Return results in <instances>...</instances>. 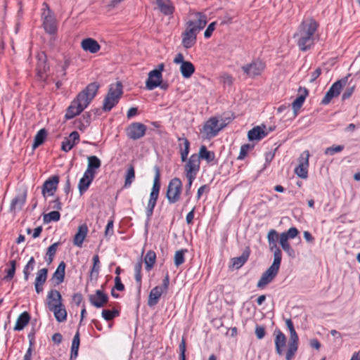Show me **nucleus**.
Here are the masks:
<instances>
[{
    "instance_id": "f257e3e1",
    "label": "nucleus",
    "mask_w": 360,
    "mask_h": 360,
    "mask_svg": "<svg viewBox=\"0 0 360 360\" xmlns=\"http://www.w3.org/2000/svg\"><path fill=\"white\" fill-rule=\"evenodd\" d=\"M98 89L99 84L97 82L88 84L84 89L77 94L68 108L65 115V119L71 120L74 118L87 108L96 96Z\"/></svg>"
},
{
    "instance_id": "f03ea898",
    "label": "nucleus",
    "mask_w": 360,
    "mask_h": 360,
    "mask_svg": "<svg viewBox=\"0 0 360 360\" xmlns=\"http://www.w3.org/2000/svg\"><path fill=\"white\" fill-rule=\"evenodd\" d=\"M318 27V23L313 18L304 20L300 23L297 31L293 35L300 50L306 51L314 45V35Z\"/></svg>"
},
{
    "instance_id": "7ed1b4c3",
    "label": "nucleus",
    "mask_w": 360,
    "mask_h": 360,
    "mask_svg": "<svg viewBox=\"0 0 360 360\" xmlns=\"http://www.w3.org/2000/svg\"><path fill=\"white\" fill-rule=\"evenodd\" d=\"M123 94V86L120 82L111 84L105 95L102 109L105 112H110L117 105Z\"/></svg>"
},
{
    "instance_id": "20e7f679",
    "label": "nucleus",
    "mask_w": 360,
    "mask_h": 360,
    "mask_svg": "<svg viewBox=\"0 0 360 360\" xmlns=\"http://www.w3.org/2000/svg\"><path fill=\"white\" fill-rule=\"evenodd\" d=\"M42 6V26L46 33L54 34L58 30L55 15L47 3L44 2Z\"/></svg>"
},
{
    "instance_id": "39448f33",
    "label": "nucleus",
    "mask_w": 360,
    "mask_h": 360,
    "mask_svg": "<svg viewBox=\"0 0 360 360\" xmlns=\"http://www.w3.org/2000/svg\"><path fill=\"white\" fill-rule=\"evenodd\" d=\"M281 259L274 258L271 265L262 274L261 278L257 283L258 288H264L270 283L278 273Z\"/></svg>"
},
{
    "instance_id": "423d86ee",
    "label": "nucleus",
    "mask_w": 360,
    "mask_h": 360,
    "mask_svg": "<svg viewBox=\"0 0 360 360\" xmlns=\"http://www.w3.org/2000/svg\"><path fill=\"white\" fill-rule=\"evenodd\" d=\"M182 187V182L179 178L174 177L169 181L166 193V198L169 204H174L179 200Z\"/></svg>"
},
{
    "instance_id": "0eeeda50",
    "label": "nucleus",
    "mask_w": 360,
    "mask_h": 360,
    "mask_svg": "<svg viewBox=\"0 0 360 360\" xmlns=\"http://www.w3.org/2000/svg\"><path fill=\"white\" fill-rule=\"evenodd\" d=\"M169 285V274L167 273L161 286H155L154 287L150 292L148 299V305L150 307H153L156 305L161 295L164 292H167Z\"/></svg>"
},
{
    "instance_id": "6e6552de",
    "label": "nucleus",
    "mask_w": 360,
    "mask_h": 360,
    "mask_svg": "<svg viewBox=\"0 0 360 360\" xmlns=\"http://www.w3.org/2000/svg\"><path fill=\"white\" fill-rule=\"evenodd\" d=\"M265 68V63L259 59H256L250 63L243 65L241 69L247 77L255 78L259 76L264 72Z\"/></svg>"
},
{
    "instance_id": "1a4fd4ad",
    "label": "nucleus",
    "mask_w": 360,
    "mask_h": 360,
    "mask_svg": "<svg viewBox=\"0 0 360 360\" xmlns=\"http://www.w3.org/2000/svg\"><path fill=\"white\" fill-rule=\"evenodd\" d=\"M197 20H188L186 24L185 32L197 37L198 33L202 30L207 24V16L202 13H196Z\"/></svg>"
},
{
    "instance_id": "9d476101",
    "label": "nucleus",
    "mask_w": 360,
    "mask_h": 360,
    "mask_svg": "<svg viewBox=\"0 0 360 360\" xmlns=\"http://www.w3.org/2000/svg\"><path fill=\"white\" fill-rule=\"evenodd\" d=\"M225 126V123L219 124L217 118L212 117L205 123L201 132L204 133L205 137L210 139L216 136Z\"/></svg>"
},
{
    "instance_id": "9b49d317",
    "label": "nucleus",
    "mask_w": 360,
    "mask_h": 360,
    "mask_svg": "<svg viewBox=\"0 0 360 360\" xmlns=\"http://www.w3.org/2000/svg\"><path fill=\"white\" fill-rule=\"evenodd\" d=\"M184 162H186L184 165L186 176H189L190 179L196 177L200 168V160L197 153H193Z\"/></svg>"
},
{
    "instance_id": "f8f14e48",
    "label": "nucleus",
    "mask_w": 360,
    "mask_h": 360,
    "mask_svg": "<svg viewBox=\"0 0 360 360\" xmlns=\"http://www.w3.org/2000/svg\"><path fill=\"white\" fill-rule=\"evenodd\" d=\"M146 130L147 127L144 124L134 122L126 128V135L129 139L136 141L143 137Z\"/></svg>"
},
{
    "instance_id": "ddd939ff",
    "label": "nucleus",
    "mask_w": 360,
    "mask_h": 360,
    "mask_svg": "<svg viewBox=\"0 0 360 360\" xmlns=\"http://www.w3.org/2000/svg\"><path fill=\"white\" fill-rule=\"evenodd\" d=\"M309 158V153L305 150L299 158L298 165L295 168V173L303 179L308 177Z\"/></svg>"
},
{
    "instance_id": "4468645a",
    "label": "nucleus",
    "mask_w": 360,
    "mask_h": 360,
    "mask_svg": "<svg viewBox=\"0 0 360 360\" xmlns=\"http://www.w3.org/2000/svg\"><path fill=\"white\" fill-rule=\"evenodd\" d=\"M346 80L341 79L335 82L332 84L328 91L325 94L323 98L321 101V104L327 105L330 101L338 96L340 95V91L342 89L343 86L345 84Z\"/></svg>"
},
{
    "instance_id": "2eb2a0df",
    "label": "nucleus",
    "mask_w": 360,
    "mask_h": 360,
    "mask_svg": "<svg viewBox=\"0 0 360 360\" xmlns=\"http://www.w3.org/2000/svg\"><path fill=\"white\" fill-rule=\"evenodd\" d=\"M278 233L275 229H271L267 234V240L269 249L274 252V258L282 259V252L281 249L277 246V241L279 238Z\"/></svg>"
},
{
    "instance_id": "dca6fc26",
    "label": "nucleus",
    "mask_w": 360,
    "mask_h": 360,
    "mask_svg": "<svg viewBox=\"0 0 360 360\" xmlns=\"http://www.w3.org/2000/svg\"><path fill=\"white\" fill-rule=\"evenodd\" d=\"M59 183V177L53 176L44 181L42 186V195L44 198L46 195L52 196L54 195Z\"/></svg>"
},
{
    "instance_id": "f3484780",
    "label": "nucleus",
    "mask_w": 360,
    "mask_h": 360,
    "mask_svg": "<svg viewBox=\"0 0 360 360\" xmlns=\"http://www.w3.org/2000/svg\"><path fill=\"white\" fill-rule=\"evenodd\" d=\"M108 295L101 290H97L95 294L89 296L90 303L96 308L104 307L108 303Z\"/></svg>"
},
{
    "instance_id": "a211bd4d",
    "label": "nucleus",
    "mask_w": 360,
    "mask_h": 360,
    "mask_svg": "<svg viewBox=\"0 0 360 360\" xmlns=\"http://www.w3.org/2000/svg\"><path fill=\"white\" fill-rule=\"evenodd\" d=\"M298 341L299 338L298 335L295 330L290 332V341L288 343V349L285 354V359L286 360H292L295 355L296 352L298 349Z\"/></svg>"
},
{
    "instance_id": "6ab92c4d",
    "label": "nucleus",
    "mask_w": 360,
    "mask_h": 360,
    "mask_svg": "<svg viewBox=\"0 0 360 360\" xmlns=\"http://www.w3.org/2000/svg\"><path fill=\"white\" fill-rule=\"evenodd\" d=\"M79 141V134L77 131L71 132L68 137H65L61 143V150L69 152Z\"/></svg>"
},
{
    "instance_id": "aec40b11",
    "label": "nucleus",
    "mask_w": 360,
    "mask_h": 360,
    "mask_svg": "<svg viewBox=\"0 0 360 360\" xmlns=\"http://www.w3.org/2000/svg\"><path fill=\"white\" fill-rule=\"evenodd\" d=\"M155 171V177L153 180V185L151 189V192L150 194L149 200L154 201L157 202L159 193L160 190V171L158 166L154 167Z\"/></svg>"
},
{
    "instance_id": "412c9836",
    "label": "nucleus",
    "mask_w": 360,
    "mask_h": 360,
    "mask_svg": "<svg viewBox=\"0 0 360 360\" xmlns=\"http://www.w3.org/2000/svg\"><path fill=\"white\" fill-rule=\"evenodd\" d=\"M274 334L275 335L274 343L276 352L279 356H283L284 354L285 347L286 345V337L279 329H276Z\"/></svg>"
},
{
    "instance_id": "4be33fe9",
    "label": "nucleus",
    "mask_w": 360,
    "mask_h": 360,
    "mask_svg": "<svg viewBox=\"0 0 360 360\" xmlns=\"http://www.w3.org/2000/svg\"><path fill=\"white\" fill-rule=\"evenodd\" d=\"M157 8L165 15H172L175 11V6L172 0H155Z\"/></svg>"
},
{
    "instance_id": "5701e85b",
    "label": "nucleus",
    "mask_w": 360,
    "mask_h": 360,
    "mask_svg": "<svg viewBox=\"0 0 360 360\" xmlns=\"http://www.w3.org/2000/svg\"><path fill=\"white\" fill-rule=\"evenodd\" d=\"M298 91L300 93V94L296 98V99L292 103V108L295 116L297 115L299 110L303 105L306 97L308 96L309 94L308 90L305 87H300Z\"/></svg>"
},
{
    "instance_id": "b1692460",
    "label": "nucleus",
    "mask_w": 360,
    "mask_h": 360,
    "mask_svg": "<svg viewBox=\"0 0 360 360\" xmlns=\"http://www.w3.org/2000/svg\"><path fill=\"white\" fill-rule=\"evenodd\" d=\"M178 141V147L179 149L181 160V162H185L187 160V157L190 151V141L184 136H183L182 137H179Z\"/></svg>"
},
{
    "instance_id": "393cba45",
    "label": "nucleus",
    "mask_w": 360,
    "mask_h": 360,
    "mask_svg": "<svg viewBox=\"0 0 360 360\" xmlns=\"http://www.w3.org/2000/svg\"><path fill=\"white\" fill-rule=\"evenodd\" d=\"M48 269L43 268L39 269L37 273L34 281V287L36 292L39 294L43 291V285L47 279Z\"/></svg>"
},
{
    "instance_id": "a878e982",
    "label": "nucleus",
    "mask_w": 360,
    "mask_h": 360,
    "mask_svg": "<svg viewBox=\"0 0 360 360\" xmlns=\"http://www.w3.org/2000/svg\"><path fill=\"white\" fill-rule=\"evenodd\" d=\"M94 178L95 175L86 171L84 172L83 176L80 179L78 184V189L81 195L88 190Z\"/></svg>"
},
{
    "instance_id": "bb28decb",
    "label": "nucleus",
    "mask_w": 360,
    "mask_h": 360,
    "mask_svg": "<svg viewBox=\"0 0 360 360\" xmlns=\"http://www.w3.org/2000/svg\"><path fill=\"white\" fill-rule=\"evenodd\" d=\"M88 233V227L86 224L79 226L77 232L74 236L73 243L75 246L81 248L83 242L86 237Z\"/></svg>"
},
{
    "instance_id": "cd10ccee",
    "label": "nucleus",
    "mask_w": 360,
    "mask_h": 360,
    "mask_svg": "<svg viewBox=\"0 0 360 360\" xmlns=\"http://www.w3.org/2000/svg\"><path fill=\"white\" fill-rule=\"evenodd\" d=\"M62 297L59 291L57 290H51L47 295V304L49 309L53 308V306L63 304L61 302Z\"/></svg>"
},
{
    "instance_id": "c85d7f7f",
    "label": "nucleus",
    "mask_w": 360,
    "mask_h": 360,
    "mask_svg": "<svg viewBox=\"0 0 360 360\" xmlns=\"http://www.w3.org/2000/svg\"><path fill=\"white\" fill-rule=\"evenodd\" d=\"M81 46L83 50L89 51L91 53H97L101 49V46L98 41L92 38L83 39L82 41Z\"/></svg>"
},
{
    "instance_id": "c756f323",
    "label": "nucleus",
    "mask_w": 360,
    "mask_h": 360,
    "mask_svg": "<svg viewBox=\"0 0 360 360\" xmlns=\"http://www.w3.org/2000/svg\"><path fill=\"white\" fill-rule=\"evenodd\" d=\"M269 134V131H266L263 126L255 127L248 131V137L250 141L261 140Z\"/></svg>"
},
{
    "instance_id": "7c9ffc66",
    "label": "nucleus",
    "mask_w": 360,
    "mask_h": 360,
    "mask_svg": "<svg viewBox=\"0 0 360 360\" xmlns=\"http://www.w3.org/2000/svg\"><path fill=\"white\" fill-rule=\"evenodd\" d=\"M31 319L30 314L27 311L21 313L17 319L16 323L13 330L15 331H20L28 324Z\"/></svg>"
},
{
    "instance_id": "2f4dec72",
    "label": "nucleus",
    "mask_w": 360,
    "mask_h": 360,
    "mask_svg": "<svg viewBox=\"0 0 360 360\" xmlns=\"http://www.w3.org/2000/svg\"><path fill=\"white\" fill-rule=\"evenodd\" d=\"M27 192L24 191L22 193L17 195L12 200L10 205V210L15 211L18 209L20 210L26 202Z\"/></svg>"
},
{
    "instance_id": "473e14b6",
    "label": "nucleus",
    "mask_w": 360,
    "mask_h": 360,
    "mask_svg": "<svg viewBox=\"0 0 360 360\" xmlns=\"http://www.w3.org/2000/svg\"><path fill=\"white\" fill-rule=\"evenodd\" d=\"M65 263L62 261L58 266L52 276V280H55L57 285L63 282L65 274Z\"/></svg>"
},
{
    "instance_id": "72a5a7b5",
    "label": "nucleus",
    "mask_w": 360,
    "mask_h": 360,
    "mask_svg": "<svg viewBox=\"0 0 360 360\" xmlns=\"http://www.w3.org/2000/svg\"><path fill=\"white\" fill-rule=\"evenodd\" d=\"M101 165L100 159L96 155H91L88 158V166L86 172L94 175L96 174V169Z\"/></svg>"
},
{
    "instance_id": "f704fd0d",
    "label": "nucleus",
    "mask_w": 360,
    "mask_h": 360,
    "mask_svg": "<svg viewBox=\"0 0 360 360\" xmlns=\"http://www.w3.org/2000/svg\"><path fill=\"white\" fill-rule=\"evenodd\" d=\"M199 160H205L207 163H210L215 159V153L214 151H210L207 149L205 145L200 146L199 153L197 154Z\"/></svg>"
},
{
    "instance_id": "c9c22d12",
    "label": "nucleus",
    "mask_w": 360,
    "mask_h": 360,
    "mask_svg": "<svg viewBox=\"0 0 360 360\" xmlns=\"http://www.w3.org/2000/svg\"><path fill=\"white\" fill-rule=\"evenodd\" d=\"M50 311L53 312L57 321L63 322L67 319V311L63 304L53 306V308L50 309Z\"/></svg>"
},
{
    "instance_id": "e433bc0d",
    "label": "nucleus",
    "mask_w": 360,
    "mask_h": 360,
    "mask_svg": "<svg viewBox=\"0 0 360 360\" xmlns=\"http://www.w3.org/2000/svg\"><path fill=\"white\" fill-rule=\"evenodd\" d=\"M195 70L194 65L190 61L184 62L180 66V72L183 77L186 79L191 77Z\"/></svg>"
},
{
    "instance_id": "4c0bfd02",
    "label": "nucleus",
    "mask_w": 360,
    "mask_h": 360,
    "mask_svg": "<svg viewBox=\"0 0 360 360\" xmlns=\"http://www.w3.org/2000/svg\"><path fill=\"white\" fill-rule=\"evenodd\" d=\"M181 37H182V41H181L182 46L186 49L191 48L196 43L197 37H195V36H193L191 34H188V32H186L185 31L182 33Z\"/></svg>"
},
{
    "instance_id": "58836bf2",
    "label": "nucleus",
    "mask_w": 360,
    "mask_h": 360,
    "mask_svg": "<svg viewBox=\"0 0 360 360\" xmlns=\"http://www.w3.org/2000/svg\"><path fill=\"white\" fill-rule=\"evenodd\" d=\"M79 342V332L77 330L72 342L70 360H75L77 359L78 356Z\"/></svg>"
},
{
    "instance_id": "ea45409f",
    "label": "nucleus",
    "mask_w": 360,
    "mask_h": 360,
    "mask_svg": "<svg viewBox=\"0 0 360 360\" xmlns=\"http://www.w3.org/2000/svg\"><path fill=\"white\" fill-rule=\"evenodd\" d=\"M156 261V254L153 250H149L146 252L145 257H144V262L146 265V270L148 271H150Z\"/></svg>"
},
{
    "instance_id": "a19ab883",
    "label": "nucleus",
    "mask_w": 360,
    "mask_h": 360,
    "mask_svg": "<svg viewBox=\"0 0 360 360\" xmlns=\"http://www.w3.org/2000/svg\"><path fill=\"white\" fill-rule=\"evenodd\" d=\"M249 255V250L243 251L240 256L232 259L233 266L236 269L240 268L248 261Z\"/></svg>"
},
{
    "instance_id": "79ce46f5",
    "label": "nucleus",
    "mask_w": 360,
    "mask_h": 360,
    "mask_svg": "<svg viewBox=\"0 0 360 360\" xmlns=\"http://www.w3.org/2000/svg\"><path fill=\"white\" fill-rule=\"evenodd\" d=\"M135 179V170L134 167L132 165H130L127 170L125 176H124V187L125 188H129L132 184V182Z\"/></svg>"
},
{
    "instance_id": "37998d69",
    "label": "nucleus",
    "mask_w": 360,
    "mask_h": 360,
    "mask_svg": "<svg viewBox=\"0 0 360 360\" xmlns=\"http://www.w3.org/2000/svg\"><path fill=\"white\" fill-rule=\"evenodd\" d=\"M47 136V131L45 129H40L37 134L34 136V143L32 144V148L34 149L39 147L40 145H41Z\"/></svg>"
},
{
    "instance_id": "c03bdc74",
    "label": "nucleus",
    "mask_w": 360,
    "mask_h": 360,
    "mask_svg": "<svg viewBox=\"0 0 360 360\" xmlns=\"http://www.w3.org/2000/svg\"><path fill=\"white\" fill-rule=\"evenodd\" d=\"M279 243L283 250L287 253L288 257L292 259L295 257V252L291 247L290 244L288 243V240L279 238Z\"/></svg>"
},
{
    "instance_id": "a18cd8bd",
    "label": "nucleus",
    "mask_w": 360,
    "mask_h": 360,
    "mask_svg": "<svg viewBox=\"0 0 360 360\" xmlns=\"http://www.w3.org/2000/svg\"><path fill=\"white\" fill-rule=\"evenodd\" d=\"M35 259L33 257H31L27 263L25 264L23 269L24 279L25 281L29 280L31 272L34 270L35 266Z\"/></svg>"
},
{
    "instance_id": "49530a36",
    "label": "nucleus",
    "mask_w": 360,
    "mask_h": 360,
    "mask_svg": "<svg viewBox=\"0 0 360 360\" xmlns=\"http://www.w3.org/2000/svg\"><path fill=\"white\" fill-rule=\"evenodd\" d=\"M60 219V214L59 211H51L47 214H44L43 220L45 224H49L51 221H58Z\"/></svg>"
},
{
    "instance_id": "de8ad7c7",
    "label": "nucleus",
    "mask_w": 360,
    "mask_h": 360,
    "mask_svg": "<svg viewBox=\"0 0 360 360\" xmlns=\"http://www.w3.org/2000/svg\"><path fill=\"white\" fill-rule=\"evenodd\" d=\"M186 249H181L177 250L174 255V265L178 267L185 262V254L187 252Z\"/></svg>"
},
{
    "instance_id": "09e8293b",
    "label": "nucleus",
    "mask_w": 360,
    "mask_h": 360,
    "mask_svg": "<svg viewBox=\"0 0 360 360\" xmlns=\"http://www.w3.org/2000/svg\"><path fill=\"white\" fill-rule=\"evenodd\" d=\"M162 81V77L158 80V79H156V77H152L151 79H150V72L148 73V77L146 82V88L148 90H153L155 88L158 87V86L160 85V83Z\"/></svg>"
},
{
    "instance_id": "8fccbe9b",
    "label": "nucleus",
    "mask_w": 360,
    "mask_h": 360,
    "mask_svg": "<svg viewBox=\"0 0 360 360\" xmlns=\"http://www.w3.org/2000/svg\"><path fill=\"white\" fill-rule=\"evenodd\" d=\"M9 264H10V268L6 270V275L4 277V281H10L15 276V270H16V261L11 260L9 262Z\"/></svg>"
},
{
    "instance_id": "3c124183",
    "label": "nucleus",
    "mask_w": 360,
    "mask_h": 360,
    "mask_svg": "<svg viewBox=\"0 0 360 360\" xmlns=\"http://www.w3.org/2000/svg\"><path fill=\"white\" fill-rule=\"evenodd\" d=\"M299 233V231L296 227H291L287 231L283 232L280 234L279 238H282L286 240L295 238Z\"/></svg>"
},
{
    "instance_id": "603ef678",
    "label": "nucleus",
    "mask_w": 360,
    "mask_h": 360,
    "mask_svg": "<svg viewBox=\"0 0 360 360\" xmlns=\"http://www.w3.org/2000/svg\"><path fill=\"white\" fill-rule=\"evenodd\" d=\"M120 312L117 309H103L102 311V317L107 321L112 320L115 317L118 316Z\"/></svg>"
},
{
    "instance_id": "864d4df0",
    "label": "nucleus",
    "mask_w": 360,
    "mask_h": 360,
    "mask_svg": "<svg viewBox=\"0 0 360 360\" xmlns=\"http://www.w3.org/2000/svg\"><path fill=\"white\" fill-rule=\"evenodd\" d=\"M93 266L91 271V277L93 276H98L99 269H100V261H99V257L98 255H96L93 257Z\"/></svg>"
},
{
    "instance_id": "5fc2aeb1",
    "label": "nucleus",
    "mask_w": 360,
    "mask_h": 360,
    "mask_svg": "<svg viewBox=\"0 0 360 360\" xmlns=\"http://www.w3.org/2000/svg\"><path fill=\"white\" fill-rule=\"evenodd\" d=\"M252 148L253 146L248 143L242 145L237 159L239 160H243L248 155L249 150Z\"/></svg>"
},
{
    "instance_id": "6e6d98bb",
    "label": "nucleus",
    "mask_w": 360,
    "mask_h": 360,
    "mask_svg": "<svg viewBox=\"0 0 360 360\" xmlns=\"http://www.w3.org/2000/svg\"><path fill=\"white\" fill-rule=\"evenodd\" d=\"M165 68L164 63H160L158 65L157 69H154L151 71H150V79L152 78V77H155L156 79H158V80L162 77V72L163 71Z\"/></svg>"
},
{
    "instance_id": "4d7b16f0",
    "label": "nucleus",
    "mask_w": 360,
    "mask_h": 360,
    "mask_svg": "<svg viewBox=\"0 0 360 360\" xmlns=\"http://www.w3.org/2000/svg\"><path fill=\"white\" fill-rule=\"evenodd\" d=\"M344 149L342 145L333 146L326 148L324 153L327 155H333L335 153H340Z\"/></svg>"
},
{
    "instance_id": "13d9d810",
    "label": "nucleus",
    "mask_w": 360,
    "mask_h": 360,
    "mask_svg": "<svg viewBox=\"0 0 360 360\" xmlns=\"http://www.w3.org/2000/svg\"><path fill=\"white\" fill-rule=\"evenodd\" d=\"M84 120H85L84 122H82L81 120L78 121L77 123V128L82 131H84L86 128L90 124V115H87L86 117L83 116Z\"/></svg>"
},
{
    "instance_id": "bf43d9fd",
    "label": "nucleus",
    "mask_w": 360,
    "mask_h": 360,
    "mask_svg": "<svg viewBox=\"0 0 360 360\" xmlns=\"http://www.w3.org/2000/svg\"><path fill=\"white\" fill-rule=\"evenodd\" d=\"M186 177L187 179V184L186 185L184 195L188 197V200L187 201V202H188L190 198H191V186H192V184H193V181L195 179L196 177H193L192 179H190L189 176H186Z\"/></svg>"
},
{
    "instance_id": "052dcab7",
    "label": "nucleus",
    "mask_w": 360,
    "mask_h": 360,
    "mask_svg": "<svg viewBox=\"0 0 360 360\" xmlns=\"http://www.w3.org/2000/svg\"><path fill=\"white\" fill-rule=\"evenodd\" d=\"M156 203H157L156 202L148 200V205L146 207V214L148 220H150L151 217L153 216V210L156 205Z\"/></svg>"
},
{
    "instance_id": "680f3d73",
    "label": "nucleus",
    "mask_w": 360,
    "mask_h": 360,
    "mask_svg": "<svg viewBox=\"0 0 360 360\" xmlns=\"http://www.w3.org/2000/svg\"><path fill=\"white\" fill-rule=\"evenodd\" d=\"M70 65V60L69 58H66L65 57L64 58V61L60 64V72H61V76L63 77H65L67 73H66V70L67 69L69 68Z\"/></svg>"
},
{
    "instance_id": "e2e57ef3",
    "label": "nucleus",
    "mask_w": 360,
    "mask_h": 360,
    "mask_svg": "<svg viewBox=\"0 0 360 360\" xmlns=\"http://www.w3.org/2000/svg\"><path fill=\"white\" fill-rule=\"evenodd\" d=\"M186 350V340L183 338L179 344V351H180L179 360H186V354H185Z\"/></svg>"
},
{
    "instance_id": "0e129e2a",
    "label": "nucleus",
    "mask_w": 360,
    "mask_h": 360,
    "mask_svg": "<svg viewBox=\"0 0 360 360\" xmlns=\"http://www.w3.org/2000/svg\"><path fill=\"white\" fill-rule=\"evenodd\" d=\"M113 224H114L113 219H109L108 221V223H107V225L105 227V236L106 237H108V236L110 237V236H112V234L114 233Z\"/></svg>"
},
{
    "instance_id": "69168bd1",
    "label": "nucleus",
    "mask_w": 360,
    "mask_h": 360,
    "mask_svg": "<svg viewBox=\"0 0 360 360\" xmlns=\"http://www.w3.org/2000/svg\"><path fill=\"white\" fill-rule=\"evenodd\" d=\"M58 245H59V242H56V243H53L52 245H51L47 249L46 255L51 256V257H54L56 253L57 248H58Z\"/></svg>"
},
{
    "instance_id": "338daca9",
    "label": "nucleus",
    "mask_w": 360,
    "mask_h": 360,
    "mask_svg": "<svg viewBox=\"0 0 360 360\" xmlns=\"http://www.w3.org/2000/svg\"><path fill=\"white\" fill-rule=\"evenodd\" d=\"M215 25H216V22H211L207 26V27L206 28V30H205V31L204 32V37L206 39H208V38H210L212 36V32H214V30L215 29Z\"/></svg>"
},
{
    "instance_id": "774afa93",
    "label": "nucleus",
    "mask_w": 360,
    "mask_h": 360,
    "mask_svg": "<svg viewBox=\"0 0 360 360\" xmlns=\"http://www.w3.org/2000/svg\"><path fill=\"white\" fill-rule=\"evenodd\" d=\"M51 208L55 210V211H58L62 210V203L60 202V198H57L54 200L50 202Z\"/></svg>"
}]
</instances>
